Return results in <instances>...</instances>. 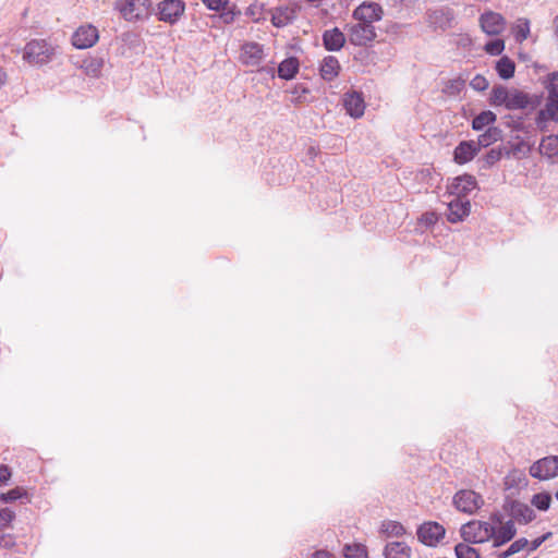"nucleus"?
Instances as JSON below:
<instances>
[{"mask_svg": "<svg viewBox=\"0 0 558 558\" xmlns=\"http://www.w3.org/2000/svg\"><path fill=\"white\" fill-rule=\"evenodd\" d=\"M323 46L327 51L335 52L343 48L345 36L339 27L326 29L322 35Z\"/></svg>", "mask_w": 558, "mask_h": 558, "instance_id": "nucleus-15", "label": "nucleus"}, {"mask_svg": "<svg viewBox=\"0 0 558 558\" xmlns=\"http://www.w3.org/2000/svg\"><path fill=\"white\" fill-rule=\"evenodd\" d=\"M383 15V8L376 2H363L352 13L354 20L372 25L380 21Z\"/></svg>", "mask_w": 558, "mask_h": 558, "instance_id": "nucleus-13", "label": "nucleus"}, {"mask_svg": "<svg viewBox=\"0 0 558 558\" xmlns=\"http://www.w3.org/2000/svg\"><path fill=\"white\" fill-rule=\"evenodd\" d=\"M99 39V32L93 24L81 25L72 35V45L77 49L92 48Z\"/></svg>", "mask_w": 558, "mask_h": 558, "instance_id": "nucleus-10", "label": "nucleus"}, {"mask_svg": "<svg viewBox=\"0 0 558 558\" xmlns=\"http://www.w3.org/2000/svg\"><path fill=\"white\" fill-rule=\"evenodd\" d=\"M259 72H263V73L269 75L271 78H274L276 75V70L272 66H263L259 69Z\"/></svg>", "mask_w": 558, "mask_h": 558, "instance_id": "nucleus-60", "label": "nucleus"}, {"mask_svg": "<svg viewBox=\"0 0 558 558\" xmlns=\"http://www.w3.org/2000/svg\"><path fill=\"white\" fill-rule=\"evenodd\" d=\"M435 23L439 25L440 28L446 29L452 26V22L454 20L453 10L450 8L436 10L433 13Z\"/></svg>", "mask_w": 558, "mask_h": 558, "instance_id": "nucleus-29", "label": "nucleus"}, {"mask_svg": "<svg viewBox=\"0 0 558 558\" xmlns=\"http://www.w3.org/2000/svg\"><path fill=\"white\" fill-rule=\"evenodd\" d=\"M300 70V61L296 57L291 56L283 59L277 69L278 77L281 80L290 81L293 80Z\"/></svg>", "mask_w": 558, "mask_h": 558, "instance_id": "nucleus-19", "label": "nucleus"}, {"mask_svg": "<svg viewBox=\"0 0 558 558\" xmlns=\"http://www.w3.org/2000/svg\"><path fill=\"white\" fill-rule=\"evenodd\" d=\"M460 534L465 543L482 544L493 537L495 526L485 521L472 520L461 526Z\"/></svg>", "mask_w": 558, "mask_h": 558, "instance_id": "nucleus-2", "label": "nucleus"}, {"mask_svg": "<svg viewBox=\"0 0 558 558\" xmlns=\"http://www.w3.org/2000/svg\"><path fill=\"white\" fill-rule=\"evenodd\" d=\"M415 0H391L392 7L395 8H403L409 7L412 4Z\"/></svg>", "mask_w": 558, "mask_h": 558, "instance_id": "nucleus-57", "label": "nucleus"}, {"mask_svg": "<svg viewBox=\"0 0 558 558\" xmlns=\"http://www.w3.org/2000/svg\"><path fill=\"white\" fill-rule=\"evenodd\" d=\"M555 31L558 34V15L554 19Z\"/></svg>", "mask_w": 558, "mask_h": 558, "instance_id": "nucleus-63", "label": "nucleus"}, {"mask_svg": "<svg viewBox=\"0 0 558 558\" xmlns=\"http://www.w3.org/2000/svg\"><path fill=\"white\" fill-rule=\"evenodd\" d=\"M15 518V512L10 508L0 509V531L10 526Z\"/></svg>", "mask_w": 558, "mask_h": 558, "instance_id": "nucleus-41", "label": "nucleus"}, {"mask_svg": "<svg viewBox=\"0 0 558 558\" xmlns=\"http://www.w3.org/2000/svg\"><path fill=\"white\" fill-rule=\"evenodd\" d=\"M517 534V529L514 526L513 520H508L505 522L499 530L495 529V534L493 535L494 547H499L508 542H510Z\"/></svg>", "mask_w": 558, "mask_h": 558, "instance_id": "nucleus-21", "label": "nucleus"}, {"mask_svg": "<svg viewBox=\"0 0 558 558\" xmlns=\"http://www.w3.org/2000/svg\"><path fill=\"white\" fill-rule=\"evenodd\" d=\"M506 120V124L508 128L512 129L513 131L521 132L524 130V123L522 117H514L512 114H506L504 117Z\"/></svg>", "mask_w": 558, "mask_h": 558, "instance_id": "nucleus-43", "label": "nucleus"}, {"mask_svg": "<svg viewBox=\"0 0 558 558\" xmlns=\"http://www.w3.org/2000/svg\"><path fill=\"white\" fill-rule=\"evenodd\" d=\"M527 483L526 477L523 473L512 472L506 477V485L508 488L525 486Z\"/></svg>", "mask_w": 558, "mask_h": 558, "instance_id": "nucleus-39", "label": "nucleus"}, {"mask_svg": "<svg viewBox=\"0 0 558 558\" xmlns=\"http://www.w3.org/2000/svg\"><path fill=\"white\" fill-rule=\"evenodd\" d=\"M313 558H332V555L327 550H316Z\"/></svg>", "mask_w": 558, "mask_h": 558, "instance_id": "nucleus-59", "label": "nucleus"}, {"mask_svg": "<svg viewBox=\"0 0 558 558\" xmlns=\"http://www.w3.org/2000/svg\"><path fill=\"white\" fill-rule=\"evenodd\" d=\"M345 558H365L367 556L366 547L362 544L345 545Z\"/></svg>", "mask_w": 558, "mask_h": 558, "instance_id": "nucleus-37", "label": "nucleus"}, {"mask_svg": "<svg viewBox=\"0 0 558 558\" xmlns=\"http://www.w3.org/2000/svg\"><path fill=\"white\" fill-rule=\"evenodd\" d=\"M490 520L496 524H504V515L499 511L493 512L490 514Z\"/></svg>", "mask_w": 558, "mask_h": 558, "instance_id": "nucleus-58", "label": "nucleus"}, {"mask_svg": "<svg viewBox=\"0 0 558 558\" xmlns=\"http://www.w3.org/2000/svg\"><path fill=\"white\" fill-rule=\"evenodd\" d=\"M453 505L464 513L473 514L484 505L483 497L471 489H461L453 496Z\"/></svg>", "mask_w": 558, "mask_h": 558, "instance_id": "nucleus-6", "label": "nucleus"}, {"mask_svg": "<svg viewBox=\"0 0 558 558\" xmlns=\"http://www.w3.org/2000/svg\"><path fill=\"white\" fill-rule=\"evenodd\" d=\"M15 545L14 538L10 534L0 535V547L12 548Z\"/></svg>", "mask_w": 558, "mask_h": 558, "instance_id": "nucleus-52", "label": "nucleus"}, {"mask_svg": "<svg viewBox=\"0 0 558 558\" xmlns=\"http://www.w3.org/2000/svg\"><path fill=\"white\" fill-rule=\"evenodd\" d=\"M529 546V541L524 537L514 541L507 550L499 554V558H509L510 556L523 550Z\"/></svg>", "mask_w": 558, "mask_h": 558, "instance_id": "nucleus-35", "label": "nucleus"}, {"mask_svg": "<svg viewBox=\"0 0 558 558\" xmlns=\"http://www.w3.org/2000/svg\"><path fill=\"white\" fill-rule=\"evenodd\" d=\"M310 89L303 84H296L292 89L291 94L296 97V100H301L305 94H308Z\"/></svg>", "mask_w": 558, "mask_h": 558, "instance_id": "nucleus-50", "label": "nucleus"}, {"mask_svg": "<svg viewBox=\"0 0 558 558\" xmlns=\"http://www.w3.org/2000/svg\"><path fill=\"white\" fill-rule=\"evenodd\" d=\"M412 550L404 542H390L385 546V558H411Z\"/></svg>", "mask_w": 558, "mask_h": 558, "instance_id": "nucleus-22", "label": "nucleus"}, {"mask_svg": "<svg viewBox=\"0 0 558 558\" xmlns=\"http://www.w3.org/2000/svg\"><path fill=\"white\" fill-rule=\"evenodd\" d=\"M530 475L539 481H548L558 476V456L538 459L530 466Z\"/></svg>", "mask_w": 558, "mask_h": 558, "instance_id": "nucleus-5", "label": "nucleus"}, {"mask_svg": "<svg viewBox=\"0 0 558 558\" xmlns=\"http://www.w3.org/2000/svg\"><path fill=\"white\" fill-rule=\"evenodd\" d=\"M293 19V12L288 7H279L271 16V23L280 28L292 23Z\"/></svg>", "mask_w": 558, "mask_h": 558, "instance_id": "nucleus-27", "label": "nucleus"}, {"mask_svg": "<svg viewBox=\"0 0 558 558\" xmlns=\"http://www.w3.org/2000/svg\"><path fill=\"white\" fill-rule=\"evenodd\" d=\"M527 93L518 88H508L501 84L492 88L488 98L490 106L505 107L509 111L527 109Z\"/></svg>", "mask_w": 558, "mask_h": 558, "instance_id": "nucleus-1", "label": "nucleus"}, {"mask_svg": "<svg viewBox=\"0 0 558 558\" xmlns=\"http://www.w3.org/2000/svg\"><path fill=\"white\" fill-rule=\"evenodd\" d=\"M438 221V216L434 211H427L423 214L420 218V222L423 223L425 227L429 228L436 225Z\"/></svg>", "mask_w": 558, "mask_h": 558, "instance_id": "nucleus-48", "label": "nucleus"}, {"mask_svg": "<svg viewBox=\"0 0 558 558\" xmlns=\"http://www.w3.org/2000/svg\"><path fill=\"white\" fill-rule=\"evenodd\" d=\"M454 553L457 558H481L478 550L465 542L457 544Z\"/></svg>", "mask_w": 558, "mask_h": 558, "instance_id": "nucleus-32", "label": "nucleus"}, {"mask_svg": "<svg viewBox=\"0 0 558 558\" xmlns=\"http://www.w3.org/2000/svg\"><path fill=\"white\" fill-rule=\"evenodd\" d=\"M204 5L210 10L220 12L221 10H225L229 3V0H202Z\"/></svg>", "mask_w": 558, "mask_h": 558, "instance_id": "nucleus-45", "label": "nucleus"}, {"mask_svg": "<svg viewBox=\"0 0 558 558\" xmlns=\"http://www.w3.org/2000/svg\"><path fill=\"white\" fill-rule=\"evenodd\" d=\"M531 504L538 510L546 511L550 507L551 495L546 492L535 494L531 499Z\"/></svg>", "mask_w": 558, "mask_h": 558, "instance_id": "nucleus-33", "label": "nucleus"}, {"mask_svg": "<svg viewBox=\"0 0 558 558\" xmlns=\"http://www.w3.org/2000/svg\"><path fill=\"white\" fill-rule=\"evenodd\" d=\"M497 116L495 112L490 110H484L480 112L477 116H475L472 120V129L474 131H482L486 126H493V124L496 122Z\"/></svg>", "mask_w": 558, "mask_h": 558, "instance_id": "nucleus-25", "label": "nucleus"}, {"mask_svg": "<svg viewBox=\"0 0 558 558\" xmlns=\"http://www.w3.org/2000/svg\"><path fill=\"white\" fill-rule=\"evenodd\" d=\"M137 3L142 7H144L145 9H147L151 4L150 0H140V1H136V4Z\"/></svg>", "mask_w": 558, "mask_h": 558, "instance_id": "nucleus-62", "label": "nucleus"}, {"mask_svg": "<svg viewBox=\"0 0 558 558\" xmlns=\"http://www.w3.org/2000/svg\"><path fill=\"white\" fill-rule=\"evenodd\" d=\"M380 532L386 534L388 537H401L405 534V529L398 521L386 520L383 521L380 525Z\"/></svg>", "mask_w": 558, "mask_h": 558, "instance_id": "nucleus-30", "label": "nucleus"}, {"mask_svg": "<svg viewBox=\"0 0 558 558\" xmlns=\"http://www.w3.org/2000/svg\"><path fill=\"white\" fill-rule=\"evenodd\" d=\"M550 119L549 118H546V116H544L543 119H541V112L538 111L536 113V117H535V124L537 126V129L541 131V132H546L547 131V122L549 121Z\"/></svg>", "mask_w": 558, "mask_h": 558, "instance_id": "nucleus-53", "label": "nucleus"}, {"mask_svg": "<svg viewBox=\"0 0 558 558\" xmlns=\"http://www.w3.org/2000/svg\"><path fill=\"white\" fill-rule=\"evenodd\" d=\"M264 57L263 46L255 41L242 46L241 60L246 65H257Z\"/></svg>", "mask_w": 558, "mask_h": 558, "instance_id": "nucleus-17", "label": "nucleus"}, {"mask_svg": "<svg viewBox=\"0 0 558 558\" xmlns=\"http://www.w3.org/2000/svg\"><path fill=\"white\" fill-rule=\"evenodd\" d=\"M464 86H465V81L463 78H461V77L453 78V80L448 81V83L446 84V86L444 88V92L448 95L457 96L462 92Z\"/></svg>", "mask_w": 558, "mask_h": 558, "instance_id": "nucleus-38", "label": "nucleus"}, {"mask_svg": "<svg viewBox=\"0 0 558 558\" xmlns=\"http://www.w3.org/2000/svg\"><path fill=\"white\" fill-rule=\"evenodd\" d=\"M53 54L54 48L46 39H32L24 47L23 59L43 65L50 62Z\"/></svg>", "mask_w": 558, "mask_h": 558, "instance_id": "nucleus-3", "label": "nucleus"}, {"mask_svg": "<svg viewBox=\"0 0 558 558\" xmlns=\"http://www.w3.org/2000/svg\"><path fill=\"white\" fill-rule=\"evenodd\" d=\"M446 187L449 197L469 199L470 193L477 189V182L475 177H453L448 179Z\"/></svg>", "mask_w": 558, "mask_h": 558, "instance_id": "nucleus-4", "label": "nucleus"}, {"mask_svg": "<svg viewBox=\"0 0 558 558\" xmlns=\"http://www.w3.org/2000/svg\"><path fill=\"white\" fill-rule=\"evenodd\" d=\"M495 71L501 80L508 81L514 76L515 62L508 56H502L496 61Z\"/></svg>", "mask_w": 558, "mask_h": 558, "instance_id": "nucleus-23", "label": "nucleus"}, {"mask_svg": "<svg viewBox=\"0 0 558 558\" xmlns=\"http://www.w3.org/2000/svg\"><path fill=\"white\" fill-rule=\"evenodd\" d=\"M7 80V73L0 69V86H2L5 83Z\"/></svg>", "mask_w": 558, "mask_h": 558, "instance_id": "nucleus-61", "label": "nucleus"}, {"mask_svg": "<svg viewBox=\"0 0 558 558\" xmlns=\"http://www.w3.org/2000/svg\"><path fill=\"white\" fill-rule=\"evenodd\" d=\"M539 112L541 119H543L544 116H546V118H549L551 121L558 123V105L546 101L545 108L541 109Z\"/></svg>", "mask_w": 558, "mask_h": 558, "instance_id": "nucleus-42", "label": "nucleus"}, {"mask_svg": "<svg viewBox=\"0 0 558 558\" xmlns=\"http://www.w3.org/2000/svg\"><path fill=\"white\" fill-rule=\"evenodd\" d=\"M105 61L102 57L89 56L82 61L81 68L88 76L99 77L104 68Z\"/></svg>", "mask_w": 558, "mask_h": 558, "instance_id": "nucleus-24", "label": "nucleus"}, {"mask_svg": "<svg viewBox=\"0 0 558 558\" xmlns=\"http://www.w3.org/2000/svg\"><path fill=\"white\" fill-rule=\"evenodd\" d=\"M445 527L434 521L421 524L416 531L417 538L426 546L434 547L445 537Z\"/></svg>", "mask_w": 558, "mask_h": 558, "instance_id": "nucleus-9", "label": "nucleus"}, {"mask_svg": "<svg viewBox=\"0 0 558 558\" xmlns=\"http://www.w3.org/2000/svg\"><path fill=\"white\" fill-rule=\"evenodd\" d=\"M470 86L476 92H484L488 88L489 83L482 74H476L470 82Z\"/></svg>", "mask_w": 558, "mask_h": 558, "instance_id": "nucleus-44", "label": "nucleus"}, {"mask_svg": "<svg viewBox=\"0 0 558 558\" xmlns=\"http://www.w3.org/2000/svg\"><path fill=\"white\" fill-rule=\"evenodd\" d=\"M523 144L524 143L522 141L517 143L508 142L506 145L501 146V148L504 149V155H506L507 157L511 155L515 156L518 153L521 151Z\"/></svg>", "mask_w": 558, "mask_h": 558, "instance_id": "nucleus-47", "label": "nucleus"}, {"mask_svg": "<svg viewBox=\"0 0 558 558\" xmlns=\"http://www.w3.org/2000/svg\"><path fill=\"white\" fill-rule=\"evenodd\" d=\"M341 70L339 60L333 56H327L323 59L319 73L324 81L330 82L339 75Z\"/></svg>", "mask_w": 558, "mask_h": 558, "instance_id": "nucleus-20", "label": "nucleus"}, {"mask_svg": "<svg viewBox=\"0 0 558 558\" xmlns=\"http://www.w3.org/2000/svg\"><path fill=\"white\" fill-rule=\"evenodd\" d=\"M484 50L490 56H500L505 50V40L500 38L489 40L485 44Z\"/></svg>", "mask_w": 558, "mask_h": 558, "instance_id": "nucleus-36", "label": "nucleus"}, {"mask_svg": "<svg viewBox=\"0 0 558 558\" xmlns=\"http://www.w3.org/2000/svg\"><path fill=\"white\" fill-rule=\"evenodd\" d=\"M504 156L501 146L490 148L485 155L477 159L480 169H487L495 165Z\"/></svg>", "mask_w": 558, "mask_h": 558, "instance_id": "nucleus-26", "label": "nucleus"}, {"mask_svg": "<svg viewBox=\"0 0 558 558\" xmlns=\"http://www.w3.org/2000/svg\"><path fill=\"white\" fill-rule=\"evenodd\" d=\"M185 12L183 0H162L158 3V20L170 25L175 24Z\"/></svg>", "mask_w": 558, "mask_h": 558, "instance_id": "nucleus-7", "label": "nucleus"}, {"mask_svg": "<svg viewBox=\"0 0 558 558\" xmlns=\"http://www.w3.org/2000/svg\"><path fill=\"white\" fill-rule=\"evenodd\" d=\"M343 101L350 117L357 119L364 114L365 101L362 94L357 92L347 93Z\"/></svg>", "mask_w": 558, "mask_h": 558, "instance_id": "nucleus-18", "label": "nucleus"}, {"mask_svg": "<svg viewBox=\"0 0 558 558\" xmlns=\"http://www.w3.org/2000/svg\"><path fill=\"white\" fill-rule=\"evenodd\" d=\"M550 536V533H547L541 537H537L533 539L531 543L529 542V550L534 551L536 550L548 537Z\"/></svg>", "mask_w": 558, "mask_h": 558, "instance_id": "nucleus-54", "label": "nucleus"}, {"mask_svg": "<svg viewBox=\"0 0 558 558\" xmlns=\"http://www.w3.org/2000/svg\"><path fill=\"white\" fill-rule=\"evenodd\" d=\"M539 150L542 154L547 155L548 157L558 156V135H548L543 137Z\"/></svg>", "mask_w": 558, "mask_h": 558, "instance_id": "nucleus-31", "label": "nucleus"}, {"mask_svg": "<svg viewBox=\"0 0 558 558\" xmlns=\"http://www.w3.org/2000/svg\"><path fill=\"white\" fill-rule=\"evenodd\" d=\"M480 151V147L474 141H462L454 148L453 160L459 165H464L472 160Z\"/></svg>", "mask_w": 558, "mask_h": 558, "instance_id": "nucleus-16", "label": "nucleus"}, {"mask_svg": "<svg viewBox=\"0 0 558 558\" xmlns=\"http://www.w3.org/2000/svg\"><path fill=\"white\" fill-rule=\"evenodd\" d=\"M420 174H430L429 169H422Z\"/></svg>", "mask_w": 558, "mask_h": 558, "instance_id": "nucleus-64", "label": "nucleus"}, {"mask_svg": "<svg viewBox=\"0 0 558 558\" xmlns=\"http://www.w3.org/2000/svg\"><path fill=\"white\" fill-rule=\"evenodd\" d=\"M482 31L489 36L501 34L506 28V19L497 12L486 11L478 19Z\"/></svg>", "mask_w": 558, "mask_h": 558, "instance_id": "nucleus-11", "label": "nucleus"}, {"mask_svg": "<svg viewBox=\"0 0 558 558\" xmlns=\"http://www.w3.org/2000/svg\"><path fill=\"white\" fill-rule=\"evenodd\" d=\"M471 211L470 199L451 198L447 203V220L451 223L463 221Z\"/></svg>", "mask_w": 558, "mask_h": 558, "instance_id": "nucleus-14", "label": "nucleus"}, {"mask_svg": "<svg viewBox=\"0 0 558 558\" xmlns=\"http://www.w3.org/2000/svg\"><path fill=\"white\" fill-rule=\"evenodd\" d=\"M502 131L497 126H489L483 134H481L477 138V146L487 147L495 142L501 140Z\"/></svg>", "mask_w": 558, "mask_h": 558, "instance_id": "nucleus-28", "label": "nucleus"}, {"mask_svg": "<svg viewBox=\"0 0 558 558\" xmlns=\"http://www.w3.org/2000/svg\"><path fill=\"white\" fill-rule=\"evenodd\" d=\"M504 510L518 523L527 524L535 519L534 510L526 504L519 500L506 498Z\"/></svg>", "mask_w": 558, "mask_h": 558, "instance_id": "nucleus-8", "label": "nucleus"}, {"mask_svg": "<svg viewBox=\"0 0 558 558\" xmlns=\"http://www.w3.org/2000/svg\"><path fill=\"white\" fill-rule=\"evenodd\" d=\"M375 38L376 29L372 24L359 22L349 28V40L354 46H366Z\"/></svg>", "mask_w": 558, "mask_h": 558, "instance_id": "nucleus-12", "label": "nucleus"}, {"mask_svg": "<svg viewBox=\"0 0 558 558\" xmlns=\"http://www.w3.org/2000/svg\"><path fill=\"white\" fill-rule=\"evenodd\" d=\"M548 90V97L547 102H553L555 105H558V89H550L546 88Z\"/></svg>", "mask_w": 558, "mask_h": 558, "instance_id": "nucleus-56", "label": "nucleus"}, {"mask_svg": "<svg viewBox=\"0 0 558 558\" xmlns=\"http://www.w3.org/2000/svg\"><path fill=\"white\" fill-rule=\"evenodd\" d=\"M24 495H26V493L23 488L15 487L7 493H2L0 495V500L3 502H11L21 499Z\"/></svg>", "mask_w": 558, "mask_h": 558, "instance_id": "nucleus-40", "label": "nucleus"}, {"mask_svg": "<svg viewBox=\"0 0 558 558\" xmlns=\"http://www.w3.org/2000/svg\"><path fill=\"white\" fill-rule=\"evenodd\" d=\"M527 98H529V107L527 109L530 111H533L535 110L537 107L541 106L542 101H543V94H529L527 93Z\"/></svg>", "mask_w": 558, "mask_h": 558, "instance_id": "nucleus-49", "label": "nucleus"}, {"mask_svg": "<svg viewBox=\"0 0 558 558\" xmlns=\"http://www.w3.org/2000/svg\"><path fill=\"white\" fill-rule=\"evenodd\" d=\"M11 477V471L7 465H0V485L7 483Z\"/></svg>", "mask_w": 558, "mask_h": 558, "instance_id": "nucleus-55", "label": "nucleus"}, {"mask_svg": "<svg viewBox=\"0 0 558 558\" xmlns=\"http://www.w3.org/2000/svg\"><path fill=\"white\" fill-rule=\"evenodd\" d=\"M545 87L558 89V71L551 72L547 75Z\"/></svg>", "mask_w": 558, "mask_h": 558, "instance_id": "nucleus-51", "label": "nucleus"}, {"mask_svg": "<svg viewBox=\"0 0 558 558\" xmlns=\"http://www.w3.org/2000/svg\"><path fill=\"white\" fill-rule=\"evenodd\" d=\"M513 35L518 43L524 41L530 35V21L527 19L519 20L513 27Z\"/></svg>", "mask_w": 558, "mask_h": 558, "instance_id": "nucleus-34", "label": "nucleus"}, {"mask_svg": "<svg viewBox=\"0 0 558 558\" xmlns=\"http://www.w3.org/2000/svg\"><path fill=\"white\" fill-rule=\"evenodd\" d=\"M220 12H221L220 17L222 19V21L226 24L232 23L234 21L235 16L241 14V11L238 10L235 5H233L232 8H229V9L226 8L225 10H221Z\"/></svg>", "mask_w": 558, "mask_h": 558, "instance_id": "nucleus-46", "label": "nucleus"}]
</instances>
